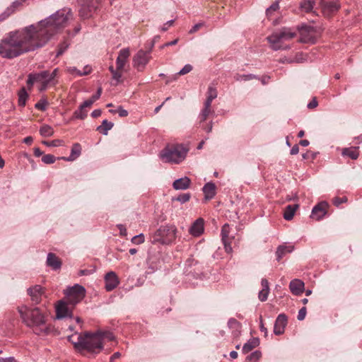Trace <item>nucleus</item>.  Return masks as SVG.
Returning <instances> with one entry per match:
<instances>
[{
	"label": "nucleus",
	"mask_w": 362,
	"mask_h": 362,
	"mask_svg": "<svg viewBox=\"0 0 362 362\" xmlns=\"http://www.w3.org/2000/svg\"><path fill=\"white\" fill-rule=\"evenodd\" d=\"M177 237V228L173 225L160 226L153 235L152 243L168 245L172 243Z\"/></svg>",
	"instance_id": "obj_6"
},
{
	"label": "nucleus",
	"mask_w": 362,
	"mask_h": 362,
	"mask_svg": "<svg viewBox=\"0 0 362 362\" xmlns=\"http://www.w3.org/2000/svg\"><path fill=\"white\" fill-rule=\"evenodd\" d=\"M150 52L140 49L134 56L133 64L138 70H142L150 60Z\"/></svg>",
	"instance_id": "obj_11"
},
{
	"label": "nucleus",
	"mask_w": 362,
	"mask_h": 362,
	"mask_svg": "<svg viewBox=\"0 0 362 362\" xmlns=\"http://www.w3.org/2000/svg\"><path fill=\"white\" fill-rule=\"evenodd\" d=\"M300 42L303 43H315L317 38L319 37L317 30L310 25H303L300 30Z\"/></svg>",
	"instance_id": "obj_9"
},
{
	"label": "nucleus",
	"mask_w": 362,
	"mask_h": 362,
	"mask_svg": "<svg viewBox=\"0 0 362 362\" xmlns=\"http://www.w3.org/2000/svg\"><path fill=\"white\" fill-rule=\"evenodd\" d=\"M328 204L326 202H321L315 205L311 213V218L317 221L322 218L327 214Z\"/></svg>",
	"instance_id": "obj_13"
},
{
	"label": "nucleus",
	"mask_w": 362,
	"mask_h": 362,
	"mask_svg": "<svg viewBox=\"0 0 362 362\" xmlns=\"http://www.w3.org/2000/svg\"><path fill=\"white\" fill-rule=\"evenodd\" d=\"M28 293L30 296L32 300L35 303H38L42 293V288L40 285H35V286L28 288Z\"/></svg>",
	"instance_id": "obj_22"
},
{
	"label": "nucleus",
	"mask_w": 362,
	"mask_h": 362,
	"mask_svg": "<svg viewBox=\"0 0 362 362\" xmlns=\"http://www.w3.org/2000/svg\"><path fill=\"white\" fill-rule=\"evenodd\" d=\"M70 304L66 300H60L56 306V315L57 319L72 317V309L69 307Z\"/></svg>",
	"instance_id": "obj_12"
},
{
	"label": "nucleus",
	"mask_w": 362,
	"mask_h": 362,
	"mask_svg": "<svg viewBox=\"0 0 362 362\" xmlns=\"http://www.w3.org/2000/svg\"><path fill=\"white\" fill-rule=\"evenodd\" d=\"M64 293L66 300L74 307L83 299L86 295V289L82 286L75 284L74 286L66 289Z\"/></svg>",
	"instance_id": "obj_8"
},
{
	"label": "nucleus",
	"mask_w": 362,
	"mask_h": 362,
	"mask_svg": "<svg viewBox=\"0 0 362 362\" xmlns=\"http://www.w3.org/2000/svg\"><path fill=\"white\" fill-rule=\"evenodd\" d=\"M315 0H304L300 3V8L305 12H310L313 8Z\"/></svg>",
	"instance_id": "obj_36"
},
{
	"label": "nucleus",
	"mask_w": 362,
	"mask_h": 362,
	"mask_svg": "<svg viewBox=\"0 0 362 362\" xmlns=\"http://www.w3.org/2000/svg\"><path fill=\"white\" fill-rule=\"evenodd\" d=\"M66 70L71 75L81 76H85V75H88V74H90L91 71V67L89 66H86L83 68V71L77 69L74 66H69L66 69Z\"/></svg>",
	"instance_id": "obj_28"
},
{
	"label": "nucleus",
	"mask_w": 362,
	"mask_h": 362,
	"mask_svg": "<svg viewBox=\"0 0 362 362\" xmlns=\"http://www.w3.org/2000/svg\"><path fill=\"white\" fill-rule=\"evenodd\" d=\"M289 288L293 295L300 296L304 291L305 284L300 279H295L290 282Z\"/></svg>",
	"instance_id": "obj_18"
},
{
	"label": "nucleus",
	"mask_w": 362,
	"mask_h": 362,
	"mask_svg": "<svg viewBox=\"0 0 362 362\" xmlns=\"http://www.w3.org/2000/svg\"><path fill=\"white\" fill-rule=\"evenodd\" d=\"M190 197H191V194L189 193H185V194H180L179 196H177L175 198H173V200H175V201L180 202L181 204H184V203L187 202L190 199Z\"/></svg>",
	"instance_id": "obj_43"
},
{
	"label": "nucleus",
	"mask_w": 362,
	"mask_h": 362,
	"mask_svg": "<svg viewBox=\"0 0 362 362\" xmlns=\"http://www.w3.org/2000/svg\"><path fill=\"white\" fill-rule=\"evenodd\" d=\"M299 152V147L298 145H294L292 148L291 149V155H296Z\"/></svg>",
	"instance_id": "obj_63"
},
{
	"label": "nucleus",
	"mask_w": 362,
	"mask_h": 362,
	"mask_svg": "<svg viewBox=\"0 0 362 362\" xmlns=\"http://www.w3.org/2000/svg\"><path fill=\"white\" fill-rule=\"evenodd\" d=\"M28 94L25 89L23 88L18 93V105L24 107L25 105Z\"/></svg>",
	"instance_id": "obj_37"
},
{
	"label": "nucleus",
	"mask_w": 362,
	"mask_h": 362,
	"mask_svg": "<svg viewBox=\"0 0 362 362\" xmlns=\"http://www.w3.org/2000/svg\"><path fill=\"white\" fill-rule=\"evenodd\" d=\"M287 324V317L284 314H279L276 319L274 332L276 335L282 334L284 332Z\"/></svg>",
	"instance_id": "obj_17"
},
{
	"label": "nucleus",
	"mask_w": 362,
	"mask_h": 362,
	"mask_svg": "<svg viewBox=\"0 0 362 362\" xmlns=\"http://www.w3.org/2000/svg\"><path fill=\"white\" fill-rule=\"evenodd\" d=\"M122 70H118L117 68H116V70L115 72H113L112 74V79H114L115 81H116L117 82H119L120 81V79L122 78Z\"/></svg>",
	"instance_id": "obj_53"
},
{
	"label": "nucleus",
	"mask_w": 362,
	"mask_h": 362,
	"mask_svg": "<svg viewBox=\"0 0 362 362\" xmlns=\"http://www.w3.org/2000/svg\"><path fill=\"white\" fill-rule=\"evenodd\" d=\"M103 0H86V2L82 4L79 10L80 16L83 18H88L92 16L99 8L100 4Z\"/></svg>",
	"instance_id": "obj_10"
},
{
	"label": "nucleus",
	"mask_w": 362,
	"mask_h": 362,
	"mask_svg": "<svg viewBox=\"0 0 362 362\" xmlns=\"http://www.w3.org/2000/svg\"><path fill=\"white\" fill-rule=\"evenodd\" d=\"M298 208V204L288 205L284 210V218L290 221L293 218L296 209Z\"/></svg>",
	"instance_id": "obj_32"
},
{
	"label": "nucleus",
	"mask_w": 362,
	"mask_h": 362,
	"mask_svg": "<svg viewBox=\"0 0 362 362\" xmlns=\"http://www.w3.org/2000/svg\"><path fill=\"white\" fill-rule=\"evenodd\" d=\"M297 35L296 30L290 28H284L278 32L273 33L267 37V40L272 49L276 51L279 49H287L289 46L286 42L292 40Z\"/></svg>",
	"instance_id": "obj_5"
},
{
	"label": "nucleus",
	"mask_w": 362,
	"mask_h": 362,
	"mask_svg": "<svg viewBox=\"0 0 362 362\" xmlns=\"http://www.w3.org/2000/svg\"><path fill=\"white\" fill-rule=\"evenodd\" d=\"M347 202V198L346 197H335L334 199H333V204L337 206H339L342 203H344V202Z\"/></svg>",
	"instance_id": "obj_52"
},
{
	"label": "nucleus",
	"mask_w": 362,
	"mask_h": 362,
	"mask_svg": "<svg viewBox=\"0 0 362 362\" xmlns=\"http://www.w3.org/2000/svg\"><path fill=\"white\" fill-rule=\"evenodd\" d=\"M318 105L316 98H313V100L308 104L307 107L309 109H313Z\"/></svg>",
	"instance_id": "obj_60"
},
{
	"label": "nucleus",
	"mask_w": 362,
	"mask_h": 362,
	"mask_svg": "<svg viewBox=\"0 0 362 362\" xmlns=\"http://www.w3.org/2000/svg\"><path fill=\"white\" fill-rule=\"evenodd\" d=\"M117 113L121 117H124L128 115V111L124 110L122 106L118 107Z\"/></svg>",
	"instance_id": "obj_54"
},
{
	"label": "nucleus",
	"mask_w": 362,
	"mask_h": 362,
	"mask_svg": "<svg viewBox=\"0 0 362 362\" xmlns=\"http://www.w3.org/2000/svg\"><path fill=\"white\" fill-rule=\"evenodd\" d=\"M94 103V101L90 98L86 101H84L81 105L86 109V107H90Z\"/></svg>",
	"instance_id": "obj_61"
},
{
	"label": "nucleus",
	"mask_w": 362,
	"mask_h": 362,
	"mask_svg": "<svg viewBox=\"0 0 362 362\" xmlns=\"http://www.w3.org/2000/svg\"><path fill=\"white\" fill-rule=\"evenodd\" d=\"M68 47L69 44L66 42H64L63 43L60 44L58 51L57 52V57L62 55Z\"/></svg>",
	"instance_id": "obj_48"
},
{
	"label": "nucleus",
	"mask_w": 362,
	"mask_h": 362,
	"mask_svg": "<svg viewBox=\"0 0 362 362\" xmlns=\"http://www.w3.org/2000/svg\"><path fill=\"white\" fill-rule=\"evenodd\" d=\"M117 228L119 230V234L121 236H127V231L126 227L124 225L118 224Z\"/></svg>",
	"instance_id": "obj_57"
},
{
	"label": "nucleus",
	"mask_w": 362,
	"mask_h": 362,
	"mask_svg": "<svg viewBox=\"0 0 362 362\" xmlns=\"http://www.w3.org/2000/svg\"><path fill=\"white\" fill-rule=\"evenodd\" d=\"M174 23V20L167 21L161 28L160 30L163 32L166 31L169 27L172 26Z\"/></svg>",
	"instance_id": "obj_56"
},
{
	"label": "nucleus",
	"mask_w": 362,
	"mask_h": 362,
	"mask_svg": "<svg viewBox=\"0 0 362 362\" xmlns=\"http://www.w3.org/2000/svg\"><path fill=\"white\" fill-rule=\"evenodd\" d=\"M129 56L130 49L129 47L123 48L119 50L116 59V66L118 70L124 69Z\"/></svg>",
	"instance_id": "obj_14"
},
{
	"label": "nucleus",
	"mask_w": 362,
	"mask_h": 362,
	"mask_svg": "<svg viewBox=\"0 0 362 362\" xmlns=\"http://www.w3.org/2000/svg\"><path fill=\"white\" fill-rule=\"evenodd\" d=\"M62 141L59 139L53 140L52 141H43L42 144L47 146H59L62 144Z\"/></svg>",
	"instance_id": "obj_49"
},
{
	"label": "nucleus",
	"mask_w": 362,
	"mask_h": 362,
	"mask_svg": "<svg viewBox=\"0 0 362 362\" xmlns=\"http://www.w3.org/2000/svg\"><path fill=\"white\" fill-rule=\"evenodd\" d=\"M188 148L182 144L168 145L159 153L160 158L165 163L179 164L186 158Z\"/></svg>",
	"instance_id": "obj_4"
},
{
	"label": "nucleus",
	"mask_w": 362,
	"mask_h": 362,
	"mask_svg": "<svg viewBox=\"0 0 362 362\" xmlns=\"http://www.w3.org/2000/svg\"><path fill=\"white\" fill-rule=\"evenodd\" d=\"M101 113H102V112L100 109H96L92 112L91 116L94 118H96V117H98L99 116H100Z\"/></svg>",
	"instance_id": "obj_62"
},
{
	"label": "nucleus",
	"mask_w": 362,
	"mask_h": 362,
	"mask_svg": "<svg viewBox=\"0 0 362 362\" xmlns=\"http://www.w3.org/2000/svg\"><path fill=\"white\" fill-rule=\"evenodd\" d=\"M113 123L112 122H109L107 119H104L102 122V124L97 127V130L102 133L104 135H107L108 131L110 130L113 127Z\"/></svg>",
	"instance_id": "obj_33"
},
{
	"label": "nucleus",
	"mask_w": 362,
	"mask_h": 362,
	"mask_svg": "<svg viewBox=\"0 0 362 362\" xmlns=\"http://www.w3.org/2000/svg\"><path fill=\"white\" fill-rule=\"evenodd\" d=\"M224 245L225 250L227 253H231L232 252V247L230 245V243L229 240L222 241Z\"/></svg>",
	"instance_id": "obj_58"
},
{
	"label": "nucleus",
	"mask_w": 362,
	"mask_h": 362,
	"mask_svg": "<svg viewBox=\"0 0 362 362\" xmlns=\"http://www.w3.org/2000/svg\"><path fill=\"white\" fill-rule=\"evenodd\" d=\"M204 23H198L195 24L189 30V33H196L197 30H199L202 27L204 26Z\"/></svg>",
	"instance_id": "obj_55"
},
{
	"label": "nucleus",
	"mask_w": 362,
	"mask_h": 362,
	"mask_svg": "<svg viewBox=\"0 0 362 362\" xmlns=\"http://www.w3.org/2000/svg\"><path fill=\"white\" fill-rule=\"evenodd\" d=\"M71 16V9H62L37 23L8 32L0 40V56L11 59L44 47Z\"/></svg>",
	"instance_id": "obj_1"
},
{
	"label": "nucleus",
	"mask_w": 362,
	"mask_h": 362,
	"mask_svg": "<svg viewBox=\"0 0 362 362\" xmlns=\"http://www.w3.org/2000/svg\"><path fill=\"white\" fill-rule=\"evenodd\" d=\"M55 157L51 154H47L42 156V161L46 164H52L55 162Z\"/></svg>",
	"instance_id": "obj_46"
},
{
	"label": "nucleus",
	"mask_w": 362,
	"mask_h": 362,
	"mask_svg": "<svg viewBox=\"0 0 362 362\" xmlns=\"http://www.w3.org/2000/svg\"><path fill=\"white\" fill-rule=\"evenodd\" d=\"M39 131L40 135L44 137H49L54 134L53 128L48 124H43Z\"/></svg>",
	"instance_id": "obj_35"
},
{
	"label": "nucleus",
	"mask_w": 362,
	"mask_h": 362,
	"mask_svg": "<svg viewBox=\"0 0 362 362\" xmlns=\"http://www.w3.org/2000/svg\"><path fill=\"white\" fill-rule=\"evenodd\" d=\"M21 7V3L16 0L11 3L1 14L0 22L5 21Z\"/></svg>",
	"instance_id": "obj_19"
},
{
	"label": "nucleus",
	"mask_w": 362,
	"mask_h": 362,
	"mask_svg": "<svg viewBox=\"0 0 362 362\" xmlns=\"http://www.w3.org/2000/svg\"><path fill=\"white\" fill-rule=\"evenodd\" d=\"M59 72V69L55 68L52 72L49 71H42L35 73L37 83H39L38 90L40 92L45 90L49 86H54L57 83L56 79Z\"/></svg>",
	"instance_id": "obj_7"
},
{
	"label": "nucleus",
	"mask_w": 362,
	"mask_h": 362,
	"mask_svg": "<svg viewBox=\"0 0 362 362\" xmlns=\"http://www.w3.org/2000/svg\"><path fill=\"white\" fill-rule=\"evenodd\" d=\"M230 226L227 223L224 224L221 229L222 241L229 240Z\"/></svg>",
	"instance_id": "obj_39"
},
{
	"label": "nucleus",
	"mask_w": 362,
	"mask_h": 362,
	"mask_svg": "<svg viewBox=\"0 0 362 362\" xmlns=\"http://www.w3.org/2000/svg\"><path fill=\"white\" fill-rule=\"evenodd\" d=\"M294 250L293 245H280L276 252L277 259L279 261L286 253H290Z\"/></svg>",
	"instance_id": "obj_30"
},
{
	"label": "nucleus",
	"mask_w": 362,
	"mask_h": 362,
	"mask_svg": "<svg viewBox=\"0 0 362 362\" xmlns=\"http://www.w3.org/2000/svg\"><path fill=\"white\" fill-rule=\"evenodd\" d=\"M322 9L325 14L329 15L337 11L340 8L339 1H324L321 3Z\"/></svg>",
	"instance_id": "obj_16"
},
{
	"label": "nucleus",
	"mask_w": 362,
	"mask_h": 362,
	"mask_svg": "<svg viewBox=\"0 0 362 362\" xmlns=\"http://www.w3.org/2000/svg\"><path fill=\"white\" fill-rule=\"evenodd\" d=\"M0 362H17L13 357H9L6 358H0Z\"/></svg>",
	"instance_id": "obj_64"
},
{
	"label": "nucleus",
	"mask_w": 362,
	"mask_h": 362,
	"mask_svg": "<svg viewBox=\"0 0 362 362\" xmlns=\"http://www.w3.org/2000/svg\"><path fill=\"white\" fill-rule=\"evenodd\" d=\"M48 103L46 99H41L35 105V107L41 111H45L47 107Z\"/></svg>",
	"instance_id": "obj_44"
},
{
	"label": "nucleus",
	"mask_w": 362,
	"mask_h": 362,
	"mask_svg": "<svg viewBox=\"0 0 362 362\" xmlns=\"http://www.w3.org/2000/svg\"><path fill=\"white\" fill-rule=\"evenodd\" d=\"M81 153V146L78 143H76L72 146L71 150V154L69 157H63L62 159L66 161H74L76 160Z\"/></svg>",
	"instance_id": "obj_25"
},
{
	"label": "nucleus",
	"mask_w": 362,
	"mask_h": 362,
	"mask_svg": "<svg viewBox=\"0 0 362 362\" xmlns=\"http://www.w3.org/2000/svg\"><path fill=\"white\" fill-rule=\"evenodd\" d=\"M99 333L103 337V344L105 341H113V340H115V336H114V334L111 332H109V331H104V332L99 331Z\"/></svg>",
	"instance_id": "obj_41"
},
{
	"label": "nucleus",
	"mask_w": 362,
	"mask_h": 362,
	"mask_svg": "<svg viewBox=\"0 0 362 362\" xmlns=\"http://www.w3.org/2000/svg\"><path fill=\"white\" fill-rule=\"evenodd\" d=\"M216 187L214 182H209L205 184L202 189L205 199L209 200L214 198L216 195Z\"/></svg>",
	"instance_id": "obj_23"
},
{
	"label": "nucleus",
	"mask_w": 362,
	"mask_h": 362,
	"mask_svg": "<svg viewBox=\"0 0 362 362\" xmlns=\"http://www.w3.org/2000/svg\"><path fill=\"white\" fill-rule=\"evenodd\" d=\"M18 312L23 323L34 334L39 336L47 335L52 329L48 322L47 315L38 308H30L26 306L18 308Z\"/></svg>",
	"instance_id": "obj_2"
},
{
	"label": "nucleus",
	"mask_w": 362,
	"mask_h": 362,
	"mask_svg": "<svg viewBox=\"0 0 362 362\" xmlns=\"http://www.w3.org/2000/svg\"><path fill=\"white\" fill-rule=\"evenodd\" d=\"M255 78L256 76L253 74H236L234 76L235 80L238 81H250Z\"/></svg>",
	"instance_id": "obj_42"
},
{
	"label": "nucleus",
	"mask_w": 362,
	"mask_h": 362,
	"mask_svg": "<svg viewBox=\"0 0 362 362\" xmlns=\"http://www.w3.org/2000/svg\"><path fill=\"white\" fill-rule=\"evenodd\" d=\"M189 232L194 237L202 235L204 232V219L202 218L197 219L189 228Z\"/></svg>",
	"instance_id": "obj_20"
},
{
	"label": "nucleus",
	"mask_w": 362,
	"mask_h": 362,
	"mask_svg": "<svg viewBox=\"0 0 362 362\" xmlns=\"http://www.w3.org/2000/svg\"><path fill=\"white\" fill-rule=\"evenodd\" d=\"M74 347L78 350H87L98 353L103 349V337L99 332L94 334L86 333L84 335L74 334L69 337Z\"/></svg>",
	"instance_id": "obj_3"
},
{
	"label": "nucleus",
	"mask_w": 362,
	"mask_h": 362,
	"mask_svg": "<svg viewBox=\"0 0 362 362\" xmlns=\"http://www.w3.org/2000/svg\"><path fill=\"white\" fill-rule=\"evenodd\" d=\"M86 117L87 111L81 105L74 112L73 116L74 118L79 119H84Z\"/></svg>",
	"instance_id": "obj_38"
},
{
	"label": "nucleus",
	"mask_w": 362,
	"mask_h": 362,
	"mask_svg": "<svg viewBox=\"0 0 362 362\" xmlns=\"http://www.w3.org/2000/svg\"><path fill=\"white\" fill-rule=\"evenodd\" d=\"M144 241H145V238H144V235L143 233L136 235L132 238V243L135 245L142 244L143 243H144Z\"/></svg>",
	"instance_id": "obj_45"
},
{
	"label": "nucleus",
	"mask_w": 362,
	"mask_h": 362,
	"mask_svg": "<svg viewBox=\"0 0 362 362\" xmlns=\"http://www.w3.org/2000/svg\"><path fill=\"white\" fill-rule=\"evenodd\" d=\"M262 356V354L259 351H255L250 354L247 357V362H258L259 359Z\"/></svg>",
	"instance_id": "obj_40"
},
{
	"label": "nucleus",
	"mask_w": 362,
	"mask_h": 362,
	"mask_svg": "<svg viewBox=\"0 0 362 362\" xmlns=\"http://www.w3.org/2000/svg\"><path fill=\"white\" fill-rule=\"evenodd\" d=\"M307 313V310L305 307H303L300 310L298 311V314L297 316V318L298 320L301 321L303 320L305 317Z\"/></svg>",
	"instance_id": "obj_51"
},
{
	"label": "nucleus",
	"mask_w": 362,
	"mask_h": 362,
	"mask_svg": "<svg viewBox=\"0 0 362 362\" xmlns=\"http://www.w3.org/2000/svg\"><path fill=\"white\" fill-rule=\"evenodd\" d=\"M217 91L215 87L210 86L207 91V98L204 103L211 105L213 100L216 98Z\"/></svg>",
	"instance_id": "obj_34"
},
{
	"label": "nucleus",
	"mask_w": 362,
	"mask_h": 362,
	"mask_svg": "<svg viewBox=\"0 0 362 362\" xmlns=\"http://www.w3.org/2000/svg\"><path fill=\"white\" fill-rule=\"evenodd\" d=\"M47 264L53 269L57 270L62 266L59 259L53 253H49L47 258Z\"/></svg>",
	"instance_id": "obj_26"
},
{
	"label": "nucleus",
	"mask_w": 362,
	"mask_h": 362,
	"mask_svg": "<svg viewBox=\"0 0 362 362\" xmlns=\"http://www.w3.org/2000/svg\"><path fill=\"white\" fill-rule=\"evenodd\" d=\"M105 289L107 291H112L119 284V279L114 272H109L105 276Z\"/></svg>",
	"instance_id": "obj_15"
},
{
	"label": "nucleus",
	"mask_w": 362,
	"mask_h": 362,
	"mask_svg": "<svg viewBox=\"0 0 362 362\" xmlns=\"http://www.w3.org/2000/svg\"><path fill=\"white\" fill-rule=\"evenodd\" d=\"M192 70V66L190 64H186L185 66L177 73L179 75H185L188 74Z\"/></svg>",
	"instance_id": "obj_50"
},
{
	"label": "nucleus",
	"mask_w": 362,
	"mask_h": 362,
	"mask_svg": "<svg viewBox=\"0 0 362 362\" xmlns=\"http://www.w3.org/2000/svg\"><path fill=\"white\" fill-rule=\"evenodd\" d=\"M191 184V180L187 177H184L175 180L173 182V187L175 189L177 190H185L189 187Z\"/></svg>",
	"instance_id": "obj_21"
},
{
	"label": "nucleus",
	"mask_w": 362,
	"mask_h": 362,
	"mask_svg": "<svg viewBox=\"0 0 362 362\" xmlns=\"http://www.w3.org/2000/svg\"><path fill=\"white\" fill-rule=\"evenodd\" d=\"M211 106V105L210 104L207 105L206 103H204V107L201 110L199 115L200 122L206 121L208 117L212 113Z\"/></svg>",
	"instance_id": "obj_31"
},
{
	"label": "nucleus",
	"mask_w": 362,
	"mask_h": 362,
	"mask_svg": "<svg viewBox=\"0 0 362 362\" xmlns=\"http://www.w3.org/2000/svg\"><path fill=\"white\" fill-rule=\"evenodd\" d=\"M358 147H349L342 149L341 154L343 156H347L352 160H356L359 156Z\"/></svg>",
	"instance_id": "obj_27"
},
{
	"label": "nucleus",
	"mask_w": 362,
	"mask_h": 362,
	"mask_svg": "<svg viewBox=\"0 0 362 362\" xmlns=\"http://www.w3.org/2000/svg\"><path fill=\"white\" fill-rule=\"evenodd\" d=\"M259 344V341L258 338H252L245 343L242 349V351L243 354H247L252 351L255 347L258 346Z\"/></svg>",
	"instance_id": "obj_29"
},
{
	"label": "nucleus",
	"mask_w": 362,
	"mask_h": 362,
	"mask_svg": "<svg viewBox=\"0 0 362 362\" xmlns=\"http://www.w3.org/2000/svg\"><path fill=\"white\" fill-rule=\"evenodd\" d=\"M101 93H102V88L100 87L98 88V89L97 90V92L95 93V94H94L93 95H92V97L90 98L94 102H95L97 100H98L101 95Z\"/></svg>",
	"instance_id": "obj_59"
},
{
	"label": "nucleus",
	"mask_w": 362,
	"mask_h": 362,
	"mask_svg": "<svg viewBox=\"0 0 362 362\" xmlns=\"http://www.w3.org/2000/svg\"><path fill=\"white\" fill-rule=\"evenodd\" d=\"M35 83H37L35 73H31L28 75L27 80L28 88H30Z\"/></svg>",
	"instance_id": "obj_47"
},
{
	"label": "nucleus",
	"mask_w": 362,
	"mask_h": 362,
	"mask_svg": "<svg viewBox=\"0 0 362 362\" xmlns=\"http://www.w3.org/2000/svg\"><path fill=\"white\" fill-rule=\"evenodd\" d=\"M261 285H262V290L259 291L258 294V298L259 300L262 302H264L267 300L269 293V282L266 279H262L261 281Z\"/></svg>",
	"instance_id": "obj_24"
}]
</instances>
